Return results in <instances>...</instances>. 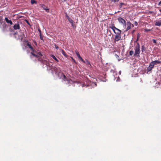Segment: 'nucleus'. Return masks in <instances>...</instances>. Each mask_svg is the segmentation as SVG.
I'll return each mask as SVG.
<instances>
[{
	"mask_svg": "<svg viewBox=\"0 0 161 161\" xmlns=\"http://www.w3.org/2000/svg\"><path fill=\"white\" fill-rule=\"evenodd\" d=\"M39 61H41V62L44 64H45L47 66H49L50 69H49L52 70V72L53 73V72H55V73H56L58 72V68L55 66L51 67L49 66V63L48 61L45 60H41L38 59Z\"/></svg>",
	"mask_w": 161,
	"mask_h": 161,
	"instance_id": "1",
	"label": "nucleus"
},
{
	"mask_svg": "<svg viewBox=\"0 0 161 161\" xmlns=\"http://www.w3.org/2000/svg\"><path fill=\"white\" fill-rule=\"evenodd\" d=\"M135 53L134 55L137 57H140V45L139 42H137V44L135 48Z\"/></svg>",
	"mask_w": 161,
	"mask_h": 161,
	"instance_id": "2",
	"label": "nucleus"
},
{
	"mask_svg": "<svg viewBox=\"0 0 161 161\" xmlns=\"http://www.w3.org/2000/svg\"><path fill=\"white\" fill-rule=\"evenodd\" d=\"M119 22L120 23H121L125 27H126V22L121 17H119L117 19Z\"/></svg>",
	"mask_w": 161,
	"mask_h": 161,
	"instance_id": "3",
	"label": "nucleus"
},
{
	"mask_svg": "<svg viewBox=\"0 0 161 161\" xmlns=\"http://www.w3.org/2000/svg\"><path fill=\"white\" fill-rule=\"evenodd\" d=\"M121 34H116L115 36L114 40V42L118 41L121 39Z\"/></svg>",
	"mask_w": 161,
	"mask_h": 161,
	"instance_id": "4",
	"label": "nucleus"
},
{
	"mask_svg": "<svg viewBox=\"0 0 161 161\" xmlns=\"http://www.w3.org/2000/svg\"><path fill=\"white\" fill-rule=\"evenodd\" d=\"M127 27L125 30V31H127L128 30L130 29L131 26H132L133 27H134L133 25L131 24V23L130 21H128L127 22Z\"/></svg>",
	"mask_w": 161,
	"mask_h": 161,
	"instance_id": "5",
	"label": "nucleus"
},
{
	"mask_svg": "<svg viewBox=\"0 0 161 161\" xmlns=\"http://www.w3.org/2000/svg\"><path fill=\"white\" fill-rule=\"evenodd\" d=\"M154 65L152 62L150 63L149 66L147 68V70L148 71H151L153 68Z\"/></svg>",
	"mask_w": 161,
	"mask_h": 161,
	"instance_id": "6",
	"label": "nucleus"
},
{
	"mask_svg": "<svg viewBox=\"0 0 161 161\" xmlns=\"http://www.w3.org/2000/svg\"><path fill=\"white\" fill-rule=\"evenodd\" d=\"M31 53L33 56H35L37 58L42 56V54H41V53H40V52H38L37 53H36V54H35L34 53L31 52Z\"/></svg>",
	"mask_w": 161,
	"mask_h": 161,
	"instance_id": "7",
	"label": "nucleus"
},
{
	"mask_svg": "<svg viewBox=\"0 0 161 161\" xmlns=\"http://www.w3.org/2000/svg\"><path fill=\"white\" fill-rule=\"evenodd\" d=\"M13 28L14 30H19L20 28L19 24L18 23L14 24Z\"/></svg>",
	"mask_w": 161,
	"mask_h": 161,
	"instance_id": "8",
	"label": "nucleus"
},
{
	"mask_svg": "<svg viewBox=\"0 0 161 161\" xmlns=\"http://www.w3.org/2000/svg\"><path fill=\"white\" fill-rule=\"evenodd\" d=\"M115 34H121V31L116 28L115 30V32H114Z\"/></svg>",
	"mask_w": 161,
	"mask_h": 161,
	"instance_id": "9",
	"label": "nucleus"
},
{
	"mask_svg": "<svg viewBox=\"0 0 161 161\" xmlns=\"http://www.w3.org/2000/svg\"><path fill=\"white\" fill-rule=\"evenodd\" d=\"M5 20L7 23L9 24L10 25L13 24L11 20H9L7 17L5 18Z\"/></svg>",
	"mask_w": 161,
	"mask_h": 161,
	"instance_id": "10",
	"label": "nucleus"
},
{
	"mask_svg": "<svg viewBox=\"0 0 161 161\" xmlns=\"http://www.w3.org/2000/svg\"><path fill=\"white\" fill-rule=\"evenodd\" d=\"M152 63H153L154 65H157L158 64H161V61L158 60H157L152 61Z\"/></svg>",
	"mask_w": 161,
	"mask_h": 161,
	"instance_id": "11",
	"label": "nucleus"
},
{
	"mask_svg": "<svg viewBox=\"0 0 161 161\" xmlns=\"http://www.w3.org/2000/svg\"><path fill=\"white\" fill-rule=\"evenodd\" d=\"M116 27L114 26V24H113L111 25L109 27V28L112 29L113 31L114 32H115V30Z\"/></svg>",
	"mask_w": 161,
	"mask_h": 161,
	"instance_id": "12",
	"label": "nucleus"
},
{
	"mask_svg": "<svg viewBox=\"0 0 161 161\" xmlns=\"http://www.w3.org/2000/svg\"><path fill=\"white\" fill-rule=\"evenodd\" d=\"M26 45H27V46H28L29 47V48L30 49H31L33 52H34L35 51H34V50L33 49V47L31 46V45L30 44V43L28 42L27 44Z\"/></svg>",
	"mask_w": 161,
	"mask_h": 161,
	"instance_id": "13",
	"label": "nucleus"
},
{
	"mask_svg": "<svg viewBox=\"0 0 161 161\" xmlns=\"http://www.w3.org/2000/svg\"><path fill=\"white\" fill-rule=\"evenodd\" d=\"M42 7L43 8L46 10L47 11H48L49 10V9H48L47 7L44 5V4H42Z\"/></svg>",
	"mask_w": 161,
	"mask_h": 161,
	"instance_id": "14",
	"label": "nucleus"
},
{
	"mask_svg": "<svg viewBox=\"0 0 161 161\" xmlns=\"http://www.w3.org/2000/svg\"><path fill=\"white\" fill-rule=\"evenodd\" d=\"M156 26H159L161 25V20L157 21L155 24Z\"/></svg>",
	"mask_w": 161,
	"mask_h": 161,
	"instance_id": "15",
	"label": "nucleus"
},
{
	"mask_svg": "<svg viewBox=\"0 0 161 161\" xmlns=\"http://www.w3.org/2000/svg\"><path fill=\"white\" fill-rule=\"evenodd\" d=\"M61 52L62 54L65 56L66 58H67L68 57V56L67 55V54H66L65 52L63 50L61 49Z\"/></svg>",
	"mask_w": 161,
	"mask_h": 161,
	"instance_id": "16",
	"label": "nucleus"
},
{
	"mask_svg": "<svg viewBox=\"0 0 161 161\" xmlns=\"http://www.w3.org/2000/svg\"><path fill=\"white\" fill-rule=\"evenodd\" d=\"M126 4L125 3H120V4H119V9L120 8H121L122 7V6L123 5H125Z\"/></svg>",
	"mask_w": 161,
	"mask_h": 161,
	"instance_id": "17",
	"label": "nucleus"
},
{
	"mask_svg": "<svg viewBox=\"0 0 161 161\" xmlns=\"http://www.w3.org/2000/svg\"><path fill=\"white\" fill-rule=\"evenodd\" d=\"M51 56L56 62H58L59 61L56 58V57L54 55H52Z\"/></svg>",
	"mask_w": 161,
	"mask_h": 161,
	"instance_id": "18",
	"label": "nucleus"
},
{
	"mask_svg": "<svg viewBox=\"0 0 161 161\" xmlns=\"http://www.w3.org/2000/svg\"><path fill=\"white\" fill-rule=\"evenodd\" d=\"M78 58L80 60H81L83 63H86L85 61L82 59L80 56H78Z\"/></svg>",
	"mask_w": 161,
	"mask_h": 161,
	"instance_id": "19",
	"label": "nucleus"
},
{
	"mask_svg": "<svg viewBox=\"0 0 161 161\" xmlns=\"http://www.w3.org/2000/svg\"><path fill=\"white\" fill-rule=\"evenodd\" d=\"M78 58L80 60H81L83 63H86L85 61L82 59L80 56H78Z\"/></svg>",
	"mask_w": 161,
	"mask_h": 161,
	"instance_id": "20",
	"label": "nucleus"
},
{
	"mask_svg": "<svg viewBox=\"0 0 161 161\" xmlns=\"http://www.w3.org/2000/svg\"><path fill=\"white\" fill-rule=\"evenodd\" d=\"M140 35L139 33H138L137 35V39H136V40L135 41V42H137V41L139 40L140 37Z\"/></svg>",
	"mask_w": 161,
	"mask_h": 161,
	"instance_id": "21",
	"label": "nucleus"
},
{
	"mask_svg": "<svg viewBox=\"0 0 161 161\" xmlns=\"http://www.w3.org/2000/svg\"><path fill=\"white\" fill-rule=\"evenodd\" d=\"M145 47L144 45H142L141 47V50L142 52H143L145 50Z\"/></svg>",
	"mask_w": 161,
	"mask_h": 161,
	"instance_id": "22",
	"label": "nucleus"
},
{
	"mask_svg": "<svg viewBox=\"0 0 161 161\" xmlns=\"http://www.w3.org/2000/svg\"><path fill=\"white\" fill-rule=\"evenodd\" d=\"M31 4H33L34 3L36 4L37 2L35 0H31Z\"/></svg>",
	"mask_w": 161,
	"mask_h": 161,
	"instance_id": "23",
	"label": "nucleus"
},
{
	"mask_svg": "<svg viewBox=\"0 0 161 161\" xmlns=\"http://www.w3.org/2000/svg\"><path fill=\"white\" fill-rule=\"evenodd\" d=\"M134 53V52L133 51H130L129 52V55L130 56H132Z\"/></svg>",
	"mask_w": 161,
	"mask_h": 161,
	"instance_id": "24",
	"label": "nucleus"
},
{
	"mask_svg": "<svg viewBox=\"0 0 161 161\" xmlns=\"http://www.w3.org/2000/svg\"><path fill=\"white\" fill-rule=\"evenodd\" d=\"M75 52L77 57L80 56L79 53L77 51H75Z\"/></svg>",
	"mask_w": 161,
	"mask_h": 161,
	"instance_id": "25",
	"label": "nucleus"
},
{
	"mask_svg": "<svg viewBox=\"0 0 161 161\" xmlns=\"http://www.w3.org/2000/svg\"><path fill=\"white\" fill-rule=\"evenodd\" d=\"M68 20L70 23H72V22H74V21L71 18H70Z\"/></svg>",
	"mask_w": 161,
	"mask_h": 161,
	"instance_id": "26",
	"label": "nucleus"
},
{
	"mask_svg": "<svg viewBox=\"0 0 161 161\" xmlns=\"http://www.w3.org/2000/svg\"><path fill=\"white\" fill-rule=\"evenodd\" d=\"M151 31V30L149 29H146L144 30L145 32H146L150 31Z\"/></svg>",
	"mask_w": 161,
	"mask_h": 161,
	"instance_id": "27",
	"label": "nucleus"
},
{
	"mask_svg": "<svg viewBox=\"0 0 161 161\" xmlns=\"http://www.w3.org/2000/svg\"><path fill=\"white\" fill-rule=\"evenodd\" d=\"M65 17L68 20L70 18L66 13H65Z\"/></svg>",
	"mask_w": 161,
	"mask_h": 161,
	"instance_id": "28",
	"label": "nucleus"
},
{
	"mask_svg": "<svg viewBox=\"0 0 161 161\" xmlns=\"http://www.w3.org/2000/svg\"><path fill=\"white\" fill-rule=\"evenodd\" d=\"M40 37V39L42 40H43V37L42 35V34H39Z\"/></svg>",
	"mask_w": 161,
	"mask_h": 161,
	"instance_id": "29",
	"label": "nucleus"
},
{
	"mask_svg": "<svg viewBox=\"0 0 161 161\" xmlns=\"http://www.w3.org/2000/svg\"><path fill=\"white\" fill-rule=\"evenodd\" d=\"M119 0H111L112 2L115 3L116 2H118Z\"/></svg>",
	"mask_w": 161,
	"mask_h": 161,
	"instance_id": "30",
	"label": "nucleus"
},
{
	"mask_svg": "<svg viewBox=\"0 0 161 161\" xmlns=\"http://www.w3.org/2000/svg\"><path fill=\"white\" fill-rule=\"evenodd\" d=\"M63 78H64V81H65V80H66V77L65 75H63Z\"/></svg>",
	"mask_w": 161,
	"mask_h": 161,
	"instance_id": "31",
	"label": "nucleus"
},
{
	"mask_svg": "<svg viewBox=\"0 0 161 161\" xmlns=\"http://www.w3.org/2000/svg\"><path fill=\"white\" fill-rule=\"evenodd\" d=\"M85 62H86L85 63H86L87 64H90L91 65L89 62L87 60H86V61Z\"/></svg>",
	"mask_w": 161,
	"mask_h": 161,
	"instance_id": "32",
	"label": "nucleus"
},
{
	"mask_svg": "<svg viewBox=\"0 0 161 161\" xmlns=\"http://www.w3.org/2000/svg\"><path fill=\"white\" fill-rule=\"evenodd\" d=\"M153 41V42L155 43V44H156L157 43V42H156V41L155 40V39H153L152 40Z\"/></svg>",
	"mask_w": 161,
	"mask_h": 161,
	"instance_id": "33",
	"label": "nucleus"
},
{
	"mask_svg": "<svg viewBox=\"0 0 161 161\" xmlns=\"http://www.w3.org/2000/svg\"><path fill=\"white\" fill-rule=\"evenodd\" d=\"M55 48L56 49H58V47L57 45H55Z\"/></svg>",
	"mask_w": 161,
	"mask_h": 161,
	"instance_id": "34",
	"label": "nucleus"
},
{
	"mask_svg": "<svg viewBox=\"0 0 161 161\" xmlns=\"http://www.w3.org/2000/svg\"><path fill=\"white\" fill-rule=\"evenodd\" d=\"M74 22H72V23H71V24L72 26L73 27H74V26H75V25H74Z\"/></svg>",
	"mask_w": 161,
	"mask_h": 161,
	"instance_id": "35",
	"label": "nucleus"
},
{
	"mask_svg": "<svg viewBox=\"0 0 161 161\" xmlns=\"http://www.w3.org/2000/svg\"><path fill=\"white\" fill-rule=\"evenodd\" d=\"M38 31L39 32V34H42L41 31L40 29H38Z\"/></svg>",
	"mask_w": 161,
	"mask_h": 161,
	"instance_id": "36",
	"label": "nucleus"
},
{
	"mask_svg": "<svg viewBox=\"0 0 161 161\" xmlns=\"http://www.w3.org/2000/svg\"><path fill=\"white\" fill-rule=\"evenodd\" d=\"M81 85L82 86H85V83H82V84H81Z\"/></svg>",
	"mask_w": 161,
	"mask_h": 161,
	"instance_id": "37",
	"label": "nucleus"
},
{
	"mask_svg": "<svg viewBox=\"0 0 161 161\" xmlns=\"http://www.w3.org/2000/svg\"><path fill=\"white\" fill-rule=\"evenodd\" d=\"M134 24L136 25H137V23L135 21L134 23Z\"/></svg>",
	"mask_w": 161,
	"mask_h": 161,
	"instance_id": "38",
	"label": "nucleus"
},
{
	"mask_svg": "<svg viewBox=\"0 0 161 161\" xmlns=\"http://www.w3.org/2000/svg\"><path fill=\"white\" fill-rule=\"evenodd\" d=\"M161 4V0L160 1V2L158 4V5H160V4Z\"/></svg>",
	"mask_w": 161,
	"mask_h": 161,
	"instance_id": "39",
	"label": "nucleus"
},
{
	"mask_svg": "<svg viewBox=\"0 0 161 161\" xmlns=\"http://www.w3.org/2000/svg\"><path fill=\"white\" fill-rule=\"evenodd\" d=\"M34 43H35L36 45V42L35 41H34Z\"/></svg>",
	"mask_w": 161,
	"mask_h": 161,
	"instance_id": "40",
	"label": "nucleus"
},
{
	"mask_svg": "<svg viewBox=\"0 0 161 161\" xmlns=\"http://www.w3.org/2000/svg\"><path fill=\"white\" fill-rule=\"evenodd\" d=\"M94 84H95V85H96V86H97V85H96V83H94Z\"/></svg>",
	"mask_w": 161,
	"mask_h": 161,
	"instance_id": "41",
	"label": "nucleus"
},
{
	"mask_svg": "<svg viewBox=\"0 0 161 161\" xmlns=\"http://www.w3.org/2000/svg\"><path fill=\"white\" fill-rule=\"evenodd\" d=\"M159 11L161 12V9H159Z\"/></svg>",
	"mask_w": 161,
	"mask_h": 161,
	"instance_id": "42",
	"label": "nucleus"
},
{
	"mask_svg": "<svg viewBox=\"0 0 161 161\" xmlns=\"http://www.w3.org/2000/svg\"><path fill=\"white\" fill-rule=\"evenodd\" d=\"M134 31H134V30L133 31H132V33H133V32H134Z\"/></svg>",
	"mask_w": 161,
	"mask_h": 161,
	"instance_id": "43",
	"label": "nucleus"
}]
</instances>
